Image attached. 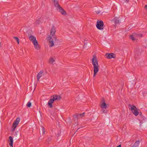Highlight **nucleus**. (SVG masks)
I'll return each instance as SVG.
<instances>
[{"mask_svg":"<svg viewBox=\"0 0 147 147\" xmlns=\"http://www.w3.org/2000/svg\"><path fill=\"white\" fill-rule=\"evenodd\" d=\"M47 39L49 41V42L50 44L49 45L50 47H52L54 45V43L53 40L55 41L56 40V36L52 37L50 36H48L47 37Z\"/></svg>","mask_w":147,"mask_h":147,"instance_id":"obj_5","label":"nucleus"},{"mask_svg":"<svg viewBox=\"0 0 147 147\" xmlns=\"http://www.w3.org/2000/svg\"><path fill=\"white\" fill-rule=\"evenodd\" d=\"M144 8L146 10H147V5H146L145 6Z\"/></svg>","mask_w":147,"mask_h":147,"instance_id":"obj_31","label":"nucleus"},{"mask_svg":"<svg viewBox=\"0 0 147 147\" xmlns=\"http://www.w3.org/2000/svg\"><path fill=\"white\" fill-rule=\"evenodd\" d=\"M20 121V118L19 117H18L16 120L14 121L12 127V131H14L16 128L17 125L19 124Z\"/></svg>","mask_w":147,"mask_h":147,"instance_id":"obj_6","label":"nucleus"},{"mask_svg":"<svg viewBox=\"0 0 147 147\" xmlns=\"http://www.w3.org/2000/svg\"><path fill=\"white\" fill-rule=\"evenodd\" d=\"M45 74L44 71H41L38 74L37 76V78L38 81L41 77L42 76H44Z\"/></svg>","mask_w":147,"mask_h":147,"instance_id":"obj_12","label":"nucleus"},{"mask_svg":"<svg viewBox=\"0 0 147 147\" xmlns=\"http://www.w3.org/2000/svg\"><path fill=\"white\" fill-rule=\"evenodd\" d=\"M106 56L107 58L108 59H111L112 58H116L115 54L113 53L107 54Z\"/></svg>","mask_w":147,"mask_h":147,"instance_id":"obj_11","label":"nucleus"},{"mask_svg":"<svg viewBox=\"0 0 147 147\" xmlns=\"http://www.w3.org/2000/svg\"><path fill=\"white\" fill-rule=\"evenodd\" d=\"M140 142L139 140L136 141L131 147H138Z\"/></svg>","mask_w":147,"mask_h":147,"instance_id":"obj_17","label":"nucleus"},{"mask_svg":"<svg viewBox=\"0 0 147 147\" xmlns=\"http://www.w3.org/2000/svg\"><path fill=\"white\" fill-rule=\"evenodd\" d=\"M41 130L42 131V134H44L45 132V129L43 126H42Z\"/></svg>","mask_w":147,"mask_h":147,"instance_id":"obj_21","label":"nucleus"},{"mask_svg":"<svg viewBox=\"0 0 147 147\" xmlns=\"http://www.w3.org/2000/svg\"><path fill=\"white\" fill-rule=\"evenodd\" d=\"M40 23V22L39 21H38L37 20H36V24H39Z\"/></svg>","mask_w":147,"mask_h":147,"instance_id":"obj_26","label":"nucleus"},{"mask_svg":"<svg viewBox=\"0 0 147 147\" xmlns=\"http://www.w3.org/2000/svg\"><path fill=\"white\" fill-rule=\"evenodd\" d=\"M125 1V2L128 3L129 2V1L128 0H123Z\"/></svg>","mask_w":147,"mask_h":147,"instance_id":"obj_30","label":"nucleus"},{"mask_svg":"<svg viewBox=\"0 0 147 147\" xmlns=\"http://www.w3.org/2000/svg\"><path fill=\"white\" fill-rule=\"evenodd\" d=\"M29 39L33 43V42H34V41L35 42V41L36 40V37L32 35H30L29 36Z\"/></svg>","mask_w":147,"mask_h":147,"instance_id":"obj_14","label":"nucleus"},{"mask_svg":"<svg viewBox=\"0 0 147 147\" xmlns=\"http://www.w3.org/2000/svg\"><path fill=\"white\" fill-rule=\"evenodd\" d=\"M134 36L138 37H142V34H138L136 33H134L133 34V35H130L129 38L130 39H131L132 40H135Z\"/></svg>","mask_w":147,"mask_h":147,"instance_id":"obj_9","label":"nucleus"},{"mask_svg":"<svg viewBox=\"0 0 147 147\" xmlns=\"http://www.w3.org/2000/svg\"><path fill=\"white\" fill-rule=\"evenodd\" d=\"M33 44L34 46L35 49L37 50H39L40 48V46L38 43V42L37 40L35 41L34 42H33Z\"/></svg>","mask_w":147,"mask_h":147,"instance_id":"obj_13","label":"nucleus"},{"mask_svg":"<svg viewBox=\"0 0 147 147\" xmlns=\"http://www.w3.org/2000/svg\"><path fill=\"white\" fill-rule=\"evenodd\" d=\"M15 135H17V134L16 133V132Z\"/></svg>","mask_w":147,"mask_h":147,"instance_id":"obj_35","label":"nucleus"},{"mask_svg":"<svg viewBox=\"0 0 147 147\" xmlns=\"http://www.w3.org/2000/svg\"><path fill=\"white\" fill-rule=\"evenodd\" d=\"M9 139L10 142V143L9 144V145L10 146L13 147V138L11 136H10L9 137Z\"/></svg>","mask_w":147,"mask_h":147,"instance_id":"obj_16","label":"nucleus"},{"mask_svg":"<svg viewBox=\"0 0 147 147\" xmlns=\"http://www.w3.org/2000/svg\"><path fill=\"white\" fill-rule=\"evenodd\" d=\"M55 61V59L53 57L50 58L49 62L50 64H53Z\"/></svg>","mask_w":147,"mask_h":147,"instance_id":"obj_19","label":"nucleus"},{"mask_svg":"<svg viewBox=\"0 0 147 147\" xmlns=\"http://www.w3.org/2000/svg\"><path fill=\"white\" fill-rule=\"evenodd\" d=\"M80 128H79L76 131H77Z\"/></svg>","mask_w":147,"mask_h":147,"instance_id":"obj_34","label":"nucleus"},{"mask_svg":"<svg viewBox=\"0 0 147 147\" xmlns=\"http://www.w3.org/2000/svg\"><path fill=\"white\" fill-rule=\"evenodd\" d=\"M32 104L30 102H28L27 104V106L28 107H30L31 106Z\"/></svg>","mask_w":147,"mask_h":147,"instance_id":"obj_23","label":"nucleus"},{"mask_svg":"<svg viewBox=\"0 0 147 147\" xmlns=\"http://www.w3.org/2000/svg\"><path fill=\"white\" fill-rule=\"evenodd\" d=\"M59 1V0H53L57 9L60 12L62 15L65 16L66 15V11L60 6L58 3Z\"/></svg>","mask_w":147,"mask_h":147,"instance_id":"obj_2","label":"nucleus"},{"mask_svg":"<svg viewBox=\"0 0 147 147\" xmlns=\"http://www.w3.org/2000/svg\"><path fill=\"white\" fill-rule=\"evenodd\" d=\"M73 117L74 119L76 120H77L78 119L77 113H76L75 114L73 115Z\"/></svg>","mask_w":147,"mask_h":147,"instance_id":"obj_20","label":"nucleus"},{"mask_svg":"<svg viewBox=\"0 0 147 147\" xmlns=\"http://www.w3.org/2000/svg\"><path fill=\"white\" fill-rule=\"evenodd\" d=\"M1 47V42H0V47Z\"/></svg>","mask_w":147,"mask_h":147,"instance_id":"obj_36","label":"nucleus"},{"mask_svg":"<svg viewBox=\"0 0 147 147\" xmlns=\"http://www.w3.org/2000/svg\"><path fill=\"white\" fill-rule=\"evenodd\" d=\"M113 21H114L115 25L119 24V20L118 17H115L114 18Z\"/></svg>","mask_w":147,"mask_h":147,"instance_id":"obj_15","label":"nucleus"},{"mask_svg":"<svg viewBox=\"0 0 147 147\" xmlns=\"http://www.w3.org/2000/svg\"><path fill=\"white\" fill-rule=\"evenodd\" d=\"M129 108L131 110L132 112L135 116H137L138 115L139 112L135 106L129 104Z\"/></svg>","mask_w":147,"mask_h":147,"instance_id":"obj_4","label":"nucleus"},{"mask_svg":"<svg viewBox=\"0 0 147 147\" xmlns=\"http://www.w3.org/2000/svg\"><path fill=\"white\" fill-rule=\"evenodd\" d=\"M117 147H121V145H119L117 146Z\"/></svg>","mask_w":147,"mask_h":147,"instance_id":"obj_33","label":"nucleus"},{"mask_svg":"<svg viewBox=\"0 0 147 147\" xmlns=\"http://www.w3.org/2000/svg\"><path fill=\"white\" fill-rule=\"evenodd\" d=\"M100 11H97V12H96V13L98 14H99L100 13Z\"/></svg>","mask_w":147,"mask_h":147,"instance_id":"obj_32","label":"nucleus"},{"mask_svg":"<svg viewBox=\"0 0 147 147\" xmlns=\"http://www.w3.org/2000/svg\"><path fill=\"white\" fill-rule=\"evenodd\" d=\"M87 45V44H84V48H86V46Z\"/></svg>","mask_w":147,"mask_h":147,"instance_id":"obj_28","label":"nucleus"},{"mask_svg":"<svg viewBox=\"0 0 147 147\" xmlns=\"http://www.w3.org/2000/svg\"><path fill=\"white\" fill-rule=\"evenodd\" d=\"M103 23L102 21L101 20L99 21L98 20L97 22L96 26L98 29L101 30L103 29Z\"/></svg>","mask_w":147,"mask_h":147,"instance_id":"obj_7","label":"nucleus"},{"mask_svg":"<svg viewBox=\"0 0 147 147\" xmlns=\"http://www.w3.org/2000/svg\"><path fill=\"white\" fill-rule=\"evenodd\" d=\"M92 64L94 68V76H95L99 70V65L96 57L94 56L92 59Z\"/></svg>","mask_w":147,"mask_h":147,"instance_id":"obj_1","label":"nucleus"},{"mask_svg":"<svg viewBox=\"0 0 147 147\" xmlns=\"http://www.w3.org/2000/svg\"><path fill=\"white\" fill-rule=\"evenodd\" d=\"M61 134V132H60L59 133H57V135H56V136H57V137H59V135H60V134Z\"/></svg>","mask_w":147,"mask_h":147,"instance_id":"obj_25","label":"nucleus"},{"mask_svg":"<svg viewBox=\"0 0 147 147\" xmlns=\"http://www.w3.org/2000/svg\"><path fill=\"white\" fill-rule=\"evenodd\" d=\"M102 112L103 113H106L107 111L105 110H102Z\"/></svg>","mask_w":147,"mask_h":147,"instance_id":"obj_29","label":"nucleus"},{"mask_svg":"<svg viewBox=\"0 0 147 147\" xmlns=\"http://www.w3.org/2000/svg\"><path fill=\"white\" fill-rule=\"evenodd\" d=\"M37 84L36 83H34V89H35L36 87V86Z\"/></svg>","mask_w":147,"mask_h":147,"instance_id":"obj_27","label":"nucleus"},{"mask_svg":"<svg viewBox=\"0 0 147 147\" xmlns=\"http://www.w3.org/2000/svg\"><path fill=\"white\" fill-rule=\"evenodd\" d=\"M108 106H109L106 103L104 99L102 98V103L100 104V107L102 109H106L108 107Z\"/></svg>","mask_w":147,"mask_h":147,"instance_id":"obj_8","label":"nucleus"},{"mask_svg":"<svg viewBox=\"0 0 147 147\" xmlns=\"http://www.w3.org/2000/svg\"><path fill=\"white\" fill-rule=\"evenodd\" d=\"M13 38L16 40L17 41L18 44H19V39L17 37H15V36L13 37Z\"/></svg>","mask_w":147,"mask_h":147,"instance_id":"obj_22","label":"nucleus"},{"mask_svg":"<svg viewBox=\"0 0 147 147\" xmlns=\"http://www.w3.org/2000/svg\"><path fill=\"white\" fill-rule=\"evenodd\" d=\"M56 32L55 28L54 25H53L51 27V30L50 34L49 36H55V34Z\"/></svg>","mask_w":147,"mask_h":147,"instance_id":"obj_10","label":"nucleus"},{"mask_svg":"<svg viewBox=\"0 0 147 147\" xmlns=\"http://www.w3.org/2000/svg\"><path fill=\"white\" fill-rule=\"evenodd\" d=\"M78 119L82 118L84 115L85 113H82L77 114Z\"/></svg>","mask_w":147,"mask_h":147,"instance_id":"obj_18","label":"nucleus"},{"mask_svg":"<svg viewBox=\"0 0 147 147\" xmlns=\"http://www.w3.org/2000/svg\"><path fill=\"white\" fill-rule=\"evenodd\" d=\"M51 98L50 99L48 103V105L49 106L50 108L53 107V106L52 104L56 100H60L61 98L60 96L57 95H54L51 96Z\"/></svg>","mask_w":147,"mask_h":147,"instance_id":"obj_3","label":"nucleus"},{"mask_svg":"<svg viewBox=\"0 0 147 147\" xmlns=\"http://www.w3.org/2000/svg\"><path fill=\"white\" fill-rule=\"evenodd\" d=\"M51 137H49L47 139V142H49L51 140Z\"/></svg>","mask_w":147,"mask_h":147,"instance_id":"obj_24","label":"nucleus"}]
</instances>
